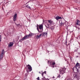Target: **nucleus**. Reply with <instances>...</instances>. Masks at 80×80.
Listing matches in <instances>:
<instances>
[{
  "instance_id": "obj_1",
  "label": "nucleus",
  "mask_w": 80,
  "mask_h": 80,
  "mask_svg": "<svg viewBox=\"0 0 80 80\" xmlns=\"http://www.w3.org/2000/svg\"><path fill=\"white\" fill-rule=\"evenodd\" d=\"M37 29L38 30L39 32L42 33L43 32V24L40 25L39 26L38 25H37Z\"/></svg>"
},
{
  "instance_id": "obj_2",
  "label": "nucleus",
  "mask_w": 80,
  "mask_h": 80,
  "mask_svg": "<svg viewBox=\"0 0 80 80\" xmlns=\"http://www.w3.org/2000/svg\"><path fill=\"white\" fill-rule=\"evenodd\" d=\"M4 54L5 51H4V49H2L1 53H0V59L1 60L3 58V55H4Z\"/></svg>"
},
{
  "instance_id": "obj_3",
  "label": "nucleus",
  "mask_w": 80,
  "mask_h": 80,
  "mask_svg": "<svg viewBox=\"0 0 80 80\" xmlns=\"http://www.w3.org/2000/svg\"><path fill=\"white\" fill-rule=\"evenodd\" d=\"M31 36H32V34H29V35H26L24 37L22 38L21 40H25V39H26V38H28V37H31Z\"/></svg>"
},
{
  "instance_id": "obj_4",
  "label": "nucleus",
  "mask_w": 80,
  "mask_h": 80,
  "mask_svg": "<svg viewBox=\"0 0 80 80\" xmlns=\"http://www.w3.org/2000/svg\"><path fill=\"white\" fill-rule=\"evenodd\" d=\"M61 73H65V68H62V69L60 70Z\"/></svg>"
},
{
  "instance_id": "obj_5",
  "label": "nucleus",
  "mask_w": 80,
  "mask_h": 80,
  "mask_svg": "<svg viewBox=\"0 0 80 80\" xmlns=\"http://www.w3.org/2000/svg\"><path fill=\"white\" fill-rule=\"evenodd\" d=\"M27 67H28V69L29 70V71H30L32 70V67H31V66L30 65L28 64V65L27 66Z\"/></svg>"
},
{
  "instance_id": "obj_6",
  "label": "nucleus",
  "mask_w": 80,
  "mask_h": 80,
  "mask_svg": "<svg viewBox=\"0 0 80 80\" xmlns=\"http://www.w3.org/2000/svg\"><path fill=\"white\" fill-rule=\"evenodd\" d=\"M17 13L15 14L13 17V21H15L17 20Z\"/></svg>"
},
{
  "instance_id": "obj_7",
  "label": "nucleus",
  "mask_w": 80,
  "mask_h": 80,
  "mask_svg": "<svg viewBox=\"0 0 80 80\" xmlns=\"http://www.w3.org/2000/svg\"><path fill=\"white\" fill-rule=\"evenodd\" d=\"M13 45V43L12 42H10V43L8 45V47H10L12 46Z\"/></svg>"
},
{
  "instance_id": "obj_8",
  "label": "nucleus",
  "mask_w": 80,
  "mask_h": 80,
  "mask_svg": "<svg viewBox=\"0 0 80 80\" xmlns=\"http://www.w3.org/2000/svg\"><path fill=\"white\" fill-rule=\"evenodd\" d=\"M41 36H42V34H40L39 35H37V37H36V38H37V39H38V38H40Z\"/></svg>"
},
{
  "instance_id": "obj_9",
  "label": "nucleus",
  "mask_w": 80,
  "mask_h": 80,
  "mask_svg": "<svg viewBox=\"0 0 80 80\" xmlns=\"http://www.w3.org/2000/svg\"><path fill=\"white\" fill-rule=\"evenodd\" d=\"M55 18H56V19L57 20H59V19H62V17H59V16H57Z\"/></svg>"
},
{
  "instance_id": "obj_10",
  "label": "nucleus",
  "mask_w": 80,
  "mask_h": 80,
  "mask_svg": "<svg viewBox=\"0 0 80 80\" xmlns=\"http://www.w3.org/2000/svg\"><path fill=\"white\" fill-rule=\"evenodd\" d=\"M48 23H50V25H52V23H53V21L50 20H48Z\"/></svg>"
},
{
  "instance_id": "obj_11",
  "label": "nucleus",
  "mask_w": 80,
  "mask_h": 80,
  "mask_svg": "<svg viewBox=\"0 0 80 80\" xmlns=\"http://www.w3.org/2000/svg\"><path fill=\"white\" fill-rule=\"evenodd\" d=\"M17 27H20V26L21 27V26H20V24H17V23H15Z\"/></svg>"
},
{
  "instance_id": "obj_12",
  "label": "nucleus",
  "mask_w": 80,
  "mask_h": 80,
  "mask_svg": "<svg viewBox=\"0 0 80 80\" xmlns=\"http://www.w3.org/2000/svg\"><path fill=\"white\" fill-rule=\"evenodd\" d=\"M77 25H79V24H80V21H79V20H78L77 21Z\"/></svg>"
},
{
  "instance_id": "obj_13",
  "label": "nucleus",
  "mask_w": 80,
  "mask_h": 80,
  "mask_svg": "<svg viewBox=\"0 0 80 80\" xmlns=\"http://www.w3.org/2000/svg\"><path fill=\"white\" fill-rule=\"evenodd\" d=\"M45 32H43L41 34L42 35V37H45Z\"/></svg>"
},
{
  "instance_id": "obj_14",
  "label": "nucleus",
  "mask_w": 80,
  "mask_h": 80,
  "mask_svg": "<svg viewBox=\"0 0 80 80\" xmlns=\"http://www.w3.org/2000/svg\"><path fill=\"white\" fill-rule=\"evenodd\" d=\"M75 77L77 78H78V76L77 75V74L75 75Z\"/></svg>"
},
{
  "instance_id": "obj_15",
  "label": "nucleus",
  "mask_w": 80,
  "mask_h": 80,
  "mask_svg": "<svg viewBox=\"0 0 80 80\" xmlns=\"http://www.w3.org/2000/svg\"><path fill=\"white\" fill-rule=\"evenodd\" d=\"M60 25L61 26H63V25H64V23H63L62 22H61Z\"/></svg>"
},
{
  "instance_id": "obj_16",
  "label": "nucleus",
  "mask_w": 80,
  "mask_h": 80,
  "mask_svg": "<svg viewBox=\"0 0 80 80\" xmlns=\"http://www.w3.org/2000/svg\"><path fill=\"white\" fill-rule=\"evenodd\" d=\"M26 7H27V8H30V6H28V5H27L26 6Z\"/></svg>"
},
{
  "instance_id": "obj_17",
  "label": "nucleus",
  "mask_w": 80,
  "mask_h": 80,
  "mask_svg": "<svg viewBox=\"0 0 80 80\" xmlns=\"http://www.w3.org/2000/svg\"><path fill=\"white\" fill-rule=\"evenodd\" d=\"M79 65V63H77L76 64V67H78V66Z\"/></svg>"
},
{
  "instance_id": "obj_18",
  "label": "nucleus",
  "mask_w": 80,
  "mask_h": 80,
  "mask_svg": "<svg viewBox=\"0 0 80 80\" xmlns=\"http://www.w3.org/2000/svg\"><path fill=\"white\" fill-rule=\"evenodd\" d=\"M55 64V62H53L52 63V65H54Z\"/></svg>"
},
{
  "instance_id": "obj_19",
  "label": "nucleus",
  "mask_w": 80,
  "mask_h": 80,
  "mask_svg": "<svg viewBox=\"0 0 80 80\" xmlns=\"http://www.w3.org/2000/svg\"><path fill=\"white\" fill-rule=\"evenodd\" d=\"M1 37H2V36L1 35H0V41H2L1 40H2V38H1Z\"/></svg>"
},
{
  "instance_id": "obj_20",
  "label": "nucleus",
  "mask_w": 80,
  "mask_h": 80,
  "mask_svg": "<svg viewBox=\"0 0 80 80\" xmlns=\"http://www.w3.org/2000/svg\"><path fill=\"white\" fill-rule=\"evenodd\" d=\"M37 80H40V78L39 77H38L37 78Z\"/></svg>"
},
{
  "instance_id": "obj_21",
  "label": "nucleus",
  "mask_w": 80,
  "mask_h": 80,
  "mask_svg": "<svg viewBox=\"0 0 80 80\" xmlns=\"http://www.w3.org/2000/svg\"><path fill=\"white\" fill-rule=\"evenodd\" d=\"M58 78H60V75H59V76L58 77Z\"/></svg>"
},
{
  "instance_id": "obj_22",
  "label": "nucleus",
  "mask_w": 80,
  "mask_h": 80,
  "mask_svg": "<svg viewBox=\"0 0 80 80\" xmlns=\"http://www.w3.org/2000/svg\"><path fill=\"white\" fill-rule=\"evenodd\" d=\"M46 35H47V32H46V33H45Z\"/></svg>"
},
{
  "instance_id": "obj_23",
  "label": "nucleus",
  "mask_w": 80,
  "mask_h": 80,
  "mask_svg": "<svg viewBox=\"0 0 80 80\" xmlns=\"http://www.w3.org/2000/svg\"><path fill=\"white\" fill-rule=\"evenodd\" d=\"M52 78H55V77L53 76Z\"/></svg>"
},
{
  "instance_id": "obj_24",
  "label": "nucleus",
  "mask_w": 80,
  "mask_h": 80,
  "mask_svg": "<svg viewBox=\"0 0 80 80\" xmlns=\"http://www.w3.org/2000/svg\"><path fill=\"white\" fill-rule=\"evenodd\" d=\"M50 28L51 30H52V28Z\"/></svg>"
},
{
  "instance_id": "obj_25",
  "label": "nucleus",
  "mask_w": 80,
  "mask_h": 80,
  "mask_svg": "<svg viewBox=\"0 0 80 80\" xmlns=\"http://www.w3.org/2000/svg\"><path fill=\"white\" fill-rule=\"evenodd\" d=\"M44 73H46V71H45V72H44Z\"/></svg>"
},
{
  "instance_id": "obj_26",
  "label": "nucleus",
  "mask_w": 80,
  "mask_h": 80,
  "mask_svg": "<svg viewBox=\"0 0 80 80\" xmlns=\"http://www.w3.org/2000/svg\"><path fill=\"white\" fill-rule=\"evenodd\" d=\"M54 66H53L52 68H54Z\"/></svg>"
},
{
  "instance_id": "obj_27",
  "label": "nucleus",
  "mask_w": 80,
  "mask_h": 80,
  "mask_svg": "<svg viewBox=\"0 0 80 80\" xmlns=\"http://www.w3.org/2000/svg\"><path fill=\"white\" fill-rule=\"evenodd\" d=\"M43 73L42 74V76H43Z\"/></svg>"
},
{
  "instance_id": "obj_28",
  "label": "nucleus",
  "mask_w": 80,
  "mask_h": 80,
  "mask_svg": "<svg viewBox=\"0 0 80 80\" xmlns=\"http://www.w3.org/2000/svg\"><path fill=\"white\" fill-rule=\"evenodd\" d=\"M39 73H40V72H39Z\"/></svg>"
},
{
  "instance_id": "obj_29",
  "label": "nucleus",
  "mask_w": 80,
  "mask_h": 80,
  "mask_svg": "<svg viewBox=\"0 0 80 80\" xmlns=\"http://www.w3.org/2000/svg\"><path fill=\"white\" fill-rule=\"evenodd\" d=\"M78 70H77V71L78 72Z\"/></svg>"
},
{
  "instance_id": "obj_30",
  "label": "nucleus",
  "mask_w": 80,
  "mask_h": 80,
  "mask_svg": "<svg viewBox=\"0 0 80 80\" xmlns=\"http://www.w3.org/2000/svg\"><path fill=\"white\" fill-rule=\"evenodd\" d=\"M46 27H47V26H46Z\"/></svg>"
},
{
  "instance_id": "obj_31",
  "label": "nucleus",
  "mask_w": 80,
  "mask_h": 80,
  "mask_svg": "<svg viewBox=\"0 0 80 80\" xmlns=\"http://www.w3.org/2000/svg\"><path fill=\"white\" fill-rule=\"evenodd\" d=\"M48 28V27H47Z\"/></svg>"
}]
</instances>
